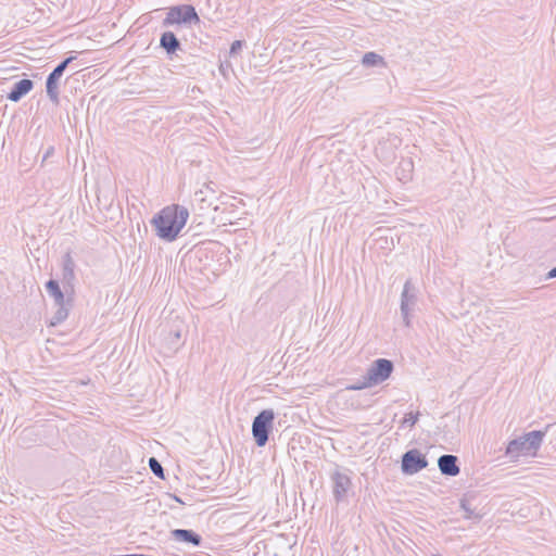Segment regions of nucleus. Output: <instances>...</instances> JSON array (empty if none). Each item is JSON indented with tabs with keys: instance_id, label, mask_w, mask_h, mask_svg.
Segmentation results:
<instances>
[{
	"instance_id": "nucleus-25",
	"label": "nucleus",
	"mask_w": 556,
	"mask_h": 556,
	"mask_svg": "<svg viewBox=\"0 0 556 556\" xmlns=\"http://www.w3.org/2000/svg\"><path fill=\"white\" fill-rule=\"evenodd\" d=\"M242 46H243V41L241 40H235L231 46H230V50H229V53L231 55L233 54H237L241 49H242Z\"/></svg>"
},
{
	"instance_id": "nucleus-29",
	"label": "nucleus",
	"mask_w": 556,
	"mask_h": 556,
	"mask_svg": "<svg viewBox=\"0 0 556 556\" xmlns=\"http://www.w3.org/2000/svg\"><path fill=\"white\" fill-rule=\"evenodd\" d=\"M547 278H548V279L556 278V266H555V267H553V268L547 273Z\"/></svg>"
},
{
	"instance_id": "nucleus-21",
	"label": "nucleus",
	"mask_w": 556,
	"mask_h": 556,
	"mask_svg": "<svg viewBox=\"0 0 556 556\" xmlns=\"http://www.w3.org/2000/svg\"><path fill=\"white\" fill-rule=\"evenodd\" d=\"M149 467L157 478L163 480L165 479L164 468L155 457H151L149 459Z\"/></svg>"
},
{
	"instance_id": "nucleus-2",
	"label": "nucleus",
	"mask_w": 556,
	"mask_h": 556,
	"mask_svg": "<svg viewBox=\"0 0 556 556\" xmlns=\"http://www.w3.org/2000/svg\"><path fill=\"white\" fill-rule=\"evenodd\" d=\"M275 413L273 409L261 410L253 419L252 434L258 447H263L273 430Z\"/></svg>"
},
{
	"instance_id": "nucleus-32",
	"label": "nucleus",
	"mask_w": 556,
	"mask_h": 556,
	"mask_svg": "<svg viewBox=\"0 0 556 556\" xmlns=\"http://www.w3.org/2000/svg\"><path fill=\"white\" fill-rule=\"evenodd\" d=\"M174 498H175L176 502H178L180 504H184L182 501L178 496L175 495Z\"/></svg>"
},
{
	"instance_id": "nucleus-14",
	"label": "nucleus",
	"mask_w": 556,
	"mask_h": 556,
	"mask_svg": "<svg viewBox=\"0 0 556 556\" xmlns=\"http://www.w3.org/2000/svg\"><path fill=\"white\" fill-rule=\"evenodd\" d=\"M33 88L34 81L31 79H21L12 86L10 92L7 94V99L12 102H18L23 97L30 92Z\"/></svg>"
},
{
	"instance_id": "nucleus-22",
	"label": "nucleus",
	"mask_w": 556,
	"mask_h": 556,
	"mask_svg": "<svg viewBox=\"0 0 556 556\" xmlns=\"http://www.w3.org/2000/svg\"><path fill=\"white\" fill-rule=\"evenodd\" d=\"M505 452H526L520 435L508 442Z\"/></svg>"
},
{
	"instance_id": "nucleus-23",
	"label": "nucleus",
	"mask_w": 556,
	"mask_h": 556,
	"mask_svg": "<svg viewBox=\"0 0 556 556\" xmlns=\"http://www.w3.org/2000/svg\"><path fill=\"white\" fill-rule=\"evenodd\" d=\"M418 417H419V412L417 413H407L405 414L403 420H402V426L403 427H414L416 425V422L418 421Z\"/></svg>"
},
{
	"instance_id": "nucleus-26",
	"label": "nucleus",
	"mask_w": 556,
	"mask_h": 556,
	"mask_svg": "<svg viewBox=\"0 0 556 556\" xmlns=\"http://www.w3.org/2000/svg\"><path fill=\"white\" fill-rule=\"evenodd\" d=\"M400 168L403 172L410 173L413 170V162L410 160H405L400 163Z\"/></svg>"
},
{
	"instance_id": "nucleus-7",
	"label": "nucleus",
	"mask_w": 556,
	"mask_h": 556,
	"mask_svg": "<svg viewBox=\"0 0 556 556\" xmlns=\"http://www.w3.org/2000/svg\"><path fill=\"white\" fill-rule=\"evenodd\" d=\"M417 304V290L408 279L405 281L403 291L401 294V315L403 317L406 327L410 326V313L414 311Z\"/></svg>"
},
{
	"instance_id": "nucleus-24",
	"label": "nucleus",
	"mask_w": 556,
	"mask_h": 556,
	"mask_svg": "<svg viewBox=\"0 0 556 556\" xmlns=\"http://www.w3.org/2000/svg\"><path fill=\"white\" fill-rule=\"evenodd\" d=\"M370 387H374V386L372 384H368V378L365 375L363 377L362 381H358L355 384H351V386L346 387V390L358 391V390H363V389L370 388Z\"/></svg>"
},
{
	"instance_id": "nucleus-9",
	"label": "nucleus",
	"mask_w": 556,
	"mask_h": 556,
	"mask_svg": "<svg viewBox=\"0 0 556 556\" xmlns=\"http://www.w3.org/2000/svg\"><path fill=\"white\" fill-rule=\"evenodd\" d=\"M428 466L426 454H403L402 455V471L405 475H414Z\"/></svg>"
},
{
	"instance_id": "nucleus-17",
	"label": "nucleus",
	"mask_w": 556,
	"mask_h": 556,
	"mask_svg": "<svg viewBox=\"0 0 556 556\" xmlns=\"http://www.w3.org/2000/svg\"><path fill=\"white\" fill-rule=\"evenodd\" d=\"M47 292L50 296L53 298L55 304H62L65 302V296L63 291L60 288V283L58 280L50 279L46 283Z\"/></svg>"
},
{
	"instance_id": "nucleus-28",
	"label": "nucleus",
	"mask_w": 556,
	"mask_h": 556,
	"mask_svg": "<svg viewBox=\"0 0 556 556\" xmlns=\"http://www.w3.org/2000/svg\"><path fill=\"white\" fill-rule=\"evenodd\" d=\"M513 455V462H518L520 456H536V453L533 454H511Z\"/></svg>"
},
{
	"instance_id": "nucleus-5",
	"label": "nucleus",
	"mask_w": 556,
	"mask_h": 556,
	"mask_svg": "<svg viewBox=\"0 0 556 556\" xmlns=\"http://www.w3.org/2000/svg\"><path fill=\"white\" fill-rule=\"evenodd\" d=\"M76 56L71 55L61 61L53 71L48 75L46 80V91L50 101L54 104H59V80L62 77L64 71L68 64L72 63Z\"/></svg>"
},
{
	"instance_id": "nucleus-3",
	"label": "nucleus",
	"mask_w": 556,
	"mask_h": 556,
	"mask_svg": "<svg viewBox=\"0 0 556 556\" xmlns=\"http://www.w3.org/2000/svg\"><path fill=\"white\" fill-rule=\"evenodd\" d=\"M200 17L191 4H181L172 7L166 14V17L163 20L164 26H169L174 24H191L199 23Z\"/></svg>"
},
{
	"instance_id": "nucleus-1",
	"label": "nucleus",
	"mask_w": 556,
	"mask_h": 556,
	"mask_svg": "<svg viewBox=\"0 0 556 556\" xmlns=\"http://www.w3.org/2000/svg\"><path fill=\"white\" fill-rule=\"evenodd\" d=\"M189 218V210L179 204L168 205L155 214L151 224L155 228L156 236L166 241L173 242L185 227Z\"/></svg>"
},
{
	"instance_id": "nucleus-31",
	"label": "nucleus",
	"mask_w": 556,
	"mask_h": 556,
	"mask_svg": "<svg viewBox=\"0 0 556 556\" xmlns=\"http://www.w3.org/2000/svg\"><path fill=\"white\" fill-rule=\"evenodd\" d=\"M219 71L220 73L225 76L226 75V67L225 65L222 63L220 66H219Z\"/></svg>"
},
{
	"instance_id": "nucleus-18",
	"label": "nucleus",
	"mask_w": 556,
	"mask_h": 556,
	"mask_svg": "<svg viewBox=\"0 0 556 556\" xmlns=\"http://www.w3.org/2000/svg\"><path fill=\"white\" fill-rule=\"evenodd\" d=\"M55 305L58 308L50 319V326L60 325L68 316V312H70L68 301L67 302L65 301L62 304H55Z\"/></svg>"
},
{
	"instance_id": "nucleus-16",
	"label": "nucleus",
	"mask_w": 556,
	"mask_h": 556,
	"mask_svg": "<svg viewBox=\"0 0 556 556\" xmlns=\"http://www.w3.org/2000/svg\"><path fill=\"white\" fill-rule=\"evenodd\" d=\"M75 262L70 252L65 253L63 256V269H62V282L64 288L71 287L73 288V282L75 280Z\"/></svg>"
},
{
	"instance_id": "nucleus-15",
	"label": "nucleus",
	"mask_w": 556,
	"mask_h": 556,
	"mask_svg": "<svg viewBox=\"0 0 556 556\" xmlns=\"http://www.w3.org/2000/svg\"><path fill=\"white\" fill-rule=\"evenodd\" d=\"M170 535L178 542L192 544L193 546H199L202 543L201 535L190 529H175L172 530Z\"/></svg>"
},
{
	"instance_id": "nucleus-20",
	"label": "nucleus",
	"mask_w": 556,
	"mask_h": 556,
	"mask_svg": "<svg viewBox=\"0 0 556 556\" xmlns=\"http://www.w3.org/2000/svg\"><path fill=\"white\" fill-rule=\"evenodd\" d=\"M459 506L460 508L464 510L465 513V518L466 519H471V518H479L480 516L475 511V508H472L470 506V501L468 498V495H464L460 501H459Z\"/></svg>"
},
{
	"instance_id": "nucleus-27",
	"label": "nucleus",
	"mask_w": 556,
	"mask_h": 556,
	"mask_svg": "<svg viewBox=\"0 0 556 556\" xmlns=\"http://www.w3.org/2000/svg\"><path fill=\"white\" fill-rule=\"evenodd\" d=\"M215 187H216V185L213 181H208V182L204 184L200 190L216 191Z\"/></svg>"
},
{
	"instance_id": "nucleus-19",
	"label": "nucleus",
	"mask_w": 556,
	"mask_h": 556,
	"mask_svg": "<svg viewBox=\"0 0 556 556\" xmlns=\"http://www.w3.org/2000/svg\"><path fill=\"white\" fill-rule=\"evenodd\" d=\"M362 63L367 67L386 65L384 59L376 52H366L363 55Z\"/></svg>"
},
{
	"instance_id": "nucleus-4",
	"label": "nucleus",
	"mask_w": 556,
	"mask_h": 556,
	"mask_svg": "<svg viewBox=\"0 0 556 556\" xmlns=\"http://www.w3.org/2000/svg\"><path fill=\"white\" fill-rule=\"evenodd\" d=\"M217 192L210 190H197L190 200L191 211L199 216H206L211 210L216 211Z\"/></svg>"
},
{
	"instance_id": "nucleus-8",
	"label": "nucleus",
	"mask_w": 556,
	"mask_h": 556,
	"mask_svg": "<svg viewBox=\"0 0 556 556\" xmlns=\"http://www.w3.org/2000/svg\"><path fill=\"white\" fill-rule=\"evenodd\" d=\"M161 334L164 337V341L169 352H176L182 344V321L178 320L166 329L165 327L161 330Z\"/></svg>"
},
{
	"instance_id": "nucleus-10",
	"label": "nucleus",
	"mask_w": 556,
	"mask_h": 556,
	"mask_svg": "<svg viewBox=\"0 0 556 556\" xmlns=\"http://www.w3.org/2000/svg\"><path fill=\"white\" fill-rule=\"evenodd\" d=\"M331 480L333 483V497L337 503L343 501L346 495L348 490L351 486V479L345 473L340 472L339 470L333 471L331 475Z\"/></svg>"
},
{
	"instance_id": "nucleus-6",
	"label": "nucleus",
	"mask_w": 556,
	"mask_h": 556,
	"mask_svg": "<svg viewBox=\"0 0 556 556\" xmlns=\"http://www.w3.org/2000/svg\"><path fill=\"white\" fill-rule=\"evenodd\" d=\"M394 370V364L387 358L375 359L367 369L368 384L377 386L388 380Z\"/></svg>"
},
{
	"instance_id": "nucleus-30",
	"label": "nucleus",
	"mask_w": 556,
	"mask_h": 556,
	"mask_svg": "<svg viewBox=\"0 0 556 556\" xmlns=\"http://www.w3.org/2000/svg\"><path fill=\"white\" fill-rule=\"evenodd\" d=\"M294 441H295V440H294V439H292L291 443L289 444V450H288V452H294V451H295V448H296V447H295V445H294Z\"/></svg>"
},
{
	"instance_id": "nucleus-12",
	"label": "nucleus",
	"mask_w": 556,
	"mask_h": 556,
	"mask_svg": "<svg viewBox=\"0 0 556 556\" xmlns=\"http://www.w3.org/2000/svg\"><path fill=\"white\" fill-rule=\"evenodd\" d=\"M547 429L548 426L545 428V430H533L520 435L525 451L538 452V450L541 447L543 439L546 435Z\"/></svg>"
},
{
	"instance_id": "nucleus-11",
	"label": "nucleus",
	"mask_w": 556,
	"mask_h": 556,
	"mask_svg": "<svg viewBox=\"0 0 556 556\" xmlns=\"http://www.w3.org/2000/svg\"><path fill=\"white\" fill-rule=\"evenodd\" d=\"M160 48H162L167 58L172 60L173 56L177 55V52L181 50V43L173 31L167 30L162 33L160 37Z\"/></svg>"
},
{
	"instance_id": "nucleus-33",
	"label": "nucleus",
	"mask_w": 556,
	"mask_h": 556,
	"mask_svg": "<svg viewBox=\"0 0 556 556\" xmlns=\"http://www.w3.org/2000/svg\"><path fill=\"white\" fill-rule=\"evenodd\" d=\"M407 452H412V453H415V452H419L417 448H410L408 450Z\"/></svg>"
},
{
	"instance_id": "nucleus-13",
	"label": "nucleus",
	"mask_w": 556,
	"mask_h": 556,
	"mask_svg": "<svg viewBox=\"0 0 556 556\" xmlns=\"http://www.w3.org/2000/svg\"><path fill=\"white\" fill-rule=\"evenodd\" d=\"M438 467L442 475L455 477L459 473L458 458L454 454H442L438 459Z\"/></svg>"
}]
</instances>
